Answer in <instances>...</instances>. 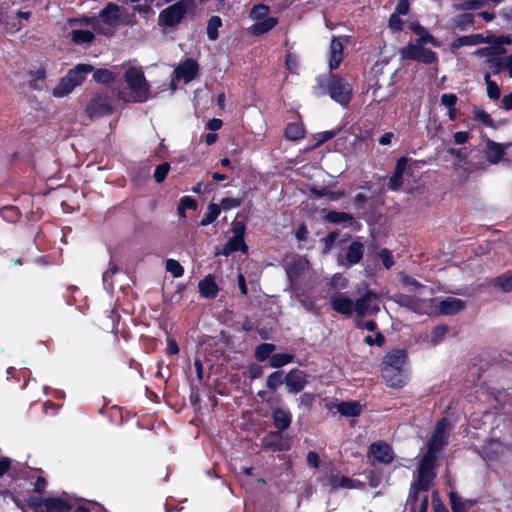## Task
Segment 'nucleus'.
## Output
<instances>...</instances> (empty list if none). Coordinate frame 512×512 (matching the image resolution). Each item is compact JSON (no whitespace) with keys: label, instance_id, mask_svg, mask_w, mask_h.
Masks as SVG:
<instances>
[{"label":"nucleus","instance_id":"f257e3e1","mask_svg":"<svg viewBox=\"0 0 512 512\" xmlns=\"http://www.w3.org/2000/svg\"><path fill=\"white\" fill-rule=\"evenodd\" d=\"M449 430L450 422L447 419H442L437 423L428 443V450L423 456L417 470V476L421 477V481L435 478L436 473L434 467L436 454L447 444Z\"/></svg>","mask_w":512,"mask_h":512},{"label":"nucleus","instance_id":"f03ea898","mask_svg":"<svg viewBox=\"0 0 512 512\" xmlns=\"http://www.w3.org/2000/svg\"><path fill=\"white\" fill-rule=\"evenodd\" d=\"M407 354L404 350H393L383 359L382 377L393 388L403 387L409 379Z\"/></svg>","mask_w":512,"mask_h":512},{"label":"nucleus","instance_id":"7ed1b4c3","mask_svg":"<svg viewBox=\"0 0 512 512\" xmlns=\"http://www.w3.org/2000/svg\"><path fill=\"white\" fill-rule=\"evenodd\" d=\"M318 94H328L335 102L343 107L348 106L353 93L350 83L341 75L330 71L316 78Z\"/></svg>","mask_w":512,"mask_h":512},{"label":"nucleus","instance_id":"20e7f679","mask_svg":"<svg viewBox=\"0 0 512 512\" xmlns=\"http://www.w3.org/2000/svg\"><path fill=\"white\" fill-rule=\"evenodd\" d=\"M196 6V0H179L160 11L158 25L162 28H174L183 21L188 12L194 11Z\"/></svg>","mask_w":512,"mask_h":512},{"label":"nucleus","instance_id":"39448f33","mask_svg":"<svg viewBox=\"0 0 512 512\" xmlns=\"http://www.w3.org/2000/svg\"><path fill=\"white\" fill-rule=\"evenodd\" d=\"M433 479L421 481L420 476L412 482L410 493L407 499V507L411 512H427L428 509V490Z\"/></svg>","mask_w":512,"mask_h":512},{"label":"nucleus","instance_id":"423d86ee","mask_svg":"<svg viewBox=\"0 0 512 512\" xmlns=\"http://www.w3.org/2000/svg\"><path fill=\"white\" fill-rule=\"evenodd\" d=\"M125 81L133 92L132 102H145L148 99L150 85L143 71L134 67L128 68L124 73Z\"/></svg>","mask_w":512,"mask_h":512},{"label":"nucleus","instance_id":"0eeeda50","mask_svg":"<svg viewBox=\"0 0 512 512\" xmlns=\"http://www.w3.org/2000/svg\"><path fill=\"white\" fill-rule=\"evenodd\" d=\"M423 45L420 42H416L415 44L409 43L407 46L400 48L399 55L401 59L418 61L426 65L436 63L438 61L437 53Z\"/></svg>","mask_w":512,"mask_h":512},{"label":"nucleus","instance_id":"6e6552de","mask_svg":"<svg viewBox=\"0 0 512 512\" xmlns=\"http://www.w3.org/2000/svg\"><path fill=\"white\" fill-rule=\"evenodd\" d=\"M85 112L90 119L112 114L113 106L107 94H97L88 102Z\"/></svg>","mask_w":512,"mask_h":512},{"label":"nucleus","instance_id":"1a4fd4ad","mask_svg":"<svg viewBox=\"0 0 512 512\" xmlns=\"http://www.w3.org/2000/svg\"><path fill=\"white\" fill-rule=\"evenodd\" d=\"M29 505L34 507L44 505L47 512H68L73 507L72 501L67 494L57 497H48L42 501L32 498L29 500Z\"/></svg>","mask_w":512,"mask_h":512},{"label":"nucleus","instance_id":"9d476101","mask_svg":"<svg viewBox=\"0 0 512 512\" xmlns=\"http://www.w3.org/2000/svg\"><path fill=\"white\" fill-rule=\"evenodd\" d=\"M379 298L373 291H366L361 297L355 301L354 312L359 317L374 315L379 312Z\"/></svg>","mask_w":512,"mask_h":512},{"label":"nucleus","instance_id":"9b49d317","mask_svg":"<svg viewBox=\"0 0 512 512\" xmlns=\"http://www.w3.org/2000/svg\"><path fill=\"white\" fill-rule=\"evenodd\" d=\"M309 269V261L302 257L293 258L290 262L286 263V272L293 291L297 290L299 279L305 276Z\"/></svg>","mask_w":512,"mask_h":512},{"label":"nucleus","instance_id":"f8f14e48","mask_svg":"<svg viewBox=\"0 0 512 512\" xmlns=\"http://www.w3.org/2000/svg\"><path fill=\"white\" fill-rule=\"evenodd\" d=\"M332 309L338 314L351 316L355 309V301L345 292H333L329 297Z\"/></svg>","mask_w":512,"mask_h":512},{"label":"nucleus","instance_id":"ddd939ff","mask_svg":"<svg viewBox=\"0 0 512 512\" xmlns=\"http://www.w3.org/2000/svg\"><path fill=\"white\" fill-rule=\"evenodd\" d=\"M199 64L193 58H186L173 71L175 80H183L185 83L193 81L199 74Z\"/></svg>","mask_w":512,"mask_h":512},{"label":"nucleus","instance_id":"4468645a","mask_svg":"<svg viewBox=\"0 0 512 512\" xmlns=\"http://www.w3.org/2000/svg\"><path fill=\"white\" fill-rule=\"evenodd\" d=\"M399 302L418 314L432 313V302L430 300L419 299L413 296H401Z\"/></svg>","mask_w":512,"mask_h":512},{"label":"nucleus","instance_id":"2eb2a0df","mask_svg":"<svg viewBox=\"0 0 512 512\" xmlns=\"http://www.w3.org/2000/svg\"><path fill=\"white\" fill-rule=\"evenodd\" d=\"M369 452L375 460L384 464L391 463L394 456L391 447L387 443L381 441L372 443L370 445Z\"/></svg>","mask_w":512,"mask_h":512},{"label":"nucleus","instance_id":"dca6fc26","mask_svg":"<svg viewBox=\"0 0 512 512\" xmlns=\"http://www.w3.org/2000/svg\"><path fill=\"white\" fill-rule=\"evenodd\" d=\"M509 449L498 440L488 441L481 450V456L485 461L497 460Z\"/></svg>","mask_w":512,"mask_h":512},{"label":"nucleus","instance_id":"f3484780","mask_svg":"<svg viewBox=\"0 0 512 512\" xmlns=\"http://www.w3.org/2000/svg\"><path fill=\"white\" fill-rule=\"evenodd\" d=\"M508 147H510V143L500 144L491 140H487L486 147L484 150L486 160L490 164H497L501 160L505 150Z\"/></svg>","mask_w":512,"mask_h":512},{"label":"nucleus","instance_id":"a211bd4d","mask_svg":"<svg viewBox=\"0 0 512 512\" xmlns=\"http://www.w3.org/2000/svg\"><path fill=\"white\" fill-rule=\"evenodd\" d=\"M328 484L331 491L338 489H358L363 487V484L360 481L354 480L341 474L332 475L329 478Z\"/></svg>","mask_w":512,"mask_h":512},{"label":"nucleus","instance_id":"6ab92c4d","mask_svg":"<svg viewBox=\"0 0 512 512\" xmlns=\"http://www.w3.org/2000/svg\"><path fill=\"white\" fill-rule=\"evenodd\" d=\"M364 246L358 241L352 242L346 252L345 260L342 258L338 259L339 265L352 266L360 262L363 257Z\"/></svg>","mask_w":512,"mask_h":512},{"label":"nucleus","instance_id":"aec40b11","mask_svg":"<svg viewBox=\"0 0 512 512\" xmlns=\"http://www.w3.org/2000/svg\"><path fill=\"white\" fill-rule=\"evenodd\" d=\"M285 384L289 393L296 394L306 385L305 374L299 370H293L286 375Z\"/></svg>","mask_w":512,"mask_h":512},{"label":"nucleus","instance_id":"412c9836","mask_svg":"<svg viewBox=\"0 0 512 512\" xmlns=\"http://www.w3.org/2000/svg\"><path fill=\"white\" fill-rule=\"evenodd\" d=\"M440 314L443 315H454L464 309L465 303L455 297H446L437 304Z\"/></svg>","mask_w":512,"mask_h":512},{"label":"nucleus","instance_id":"4be33fe9","mask_svg":"<svg viewBox=\"0 0 512 512\" xmlns=\"http://www.w3.org/2000/svg\"><path fill=\"white\" fill-rule=\"evenodd\" d=\"M99 17L104 24L114 27L120 23V8L115 3H108L100 11Z\"/></svg>","mask_w":512,"mask_h":512},{"label":"nucleus","instance_id":"5701e85b","mask_svg":"<svg viewBox=\"0 0 512 512\" xmlns=\"http://www.w3.org/2000/svg\"><path fill=\"white\" fill-rule=\"evenodd\" d=\"M93 66L89 64H78L74 68L70 69L66 76L68 78V81L72 82V86H79L81 85L85 79L88 73L93 71Z\"/></svg>","mask_w":512,"mask_h":512},{"label":"nucleus","instance_id":"b1692460","mask_svg":"<svg viewBox=\"0 0 512 512\" xmlns=\"http://www.w3.org/2000/svg\"><path fill=\"white\" fill-rule=\"evenodd\" d=\"M343 44L339 38L333 37L330 44L329 68L331 71L337 69L343 60Z\"/></svg>","mask_w":512,"mask_h":512},{"label":"nucleus","instance_id":"393cba45","mask_svg":"<svg viewBox=\"0 0 512 512\" xmlns=\"http://www.w3.org/2000/svg\"><path fill=\"white\" fill-rule=\"evenodd\" d=\"M349 285V280L341 273H335L327 278V295L331 296L333 292H341Z\"/></svg>","mask_w":512,"mask_h":512},{"label":"nucleus","instance_id":"a878e982","mask_svg":"<svg viewBox=\"0 0 512 512\" xmlns=\"http://www.w3.org/2000/svg\"><path fill=\"white\" fill-rule=\"evenodd\" d=\"M277 24V17H266L263 20H259L254 23L250 28V32L255 36H260L272 30Z\"/></svg>","mask_w":512,"mask_h":512},{"label":"nucleus","instance_id":"bb28decb","mask_svg":"<svg viewBox=\"0 0 512 512\" xmlns=\"http://www.w3.org/2000/svg\"><path fill=\"white\" fill-rule=\"evenodd\" d=\"M198 287L201 296L205 298H215L218 293V287L212 275H207L203 280H201Z\"/></svg>","mask_w":512,"mask_h":512},{"label":"nucleus","instance_id":"cd10ccee","mask_svg":"<svg viewBox=\"0 0 512 512\" xmlns=\"http://www.w3.org/2000/svg\"><path fill=\"white\" fill-rule=\"evenodd\" d=\"M407 162L408 159L405 157H402L397 161L394 174L391 176L388 184L391 190H397L402 185V176L406 169Z\"/></svg>","mask_w":512,"mask_h":512},{"label":"nucleus","instance_id":"c85d7f7f","mask_svg":"<svg viewBox=\"0 0 512 512\" xmlns=\"http://www.w3.org/2000/svg\"><path fill=\"white\" fill-rule=\"evenodd\" d=\"M485 43V38L482 34H472L457 37L453 40L451 46L453 49H459L463 46H475Z\"/></svg>","mask_w":512,"mask_h":512},{"label":"nucleus","instance_id":"c756f323","mask_svg":"<svg viewBox=\"0 0 512 512\" xmlns=\"http://www.w3.org/2000/svg\"><path fill=\"white\" fill-rule=\"evenodd\" d=\"M408 28L419 36L417 42L420 44H436V39L418 21L410 22Z\"/></svg>","mask_w":512,"mask_h":512},{"label":"nucleus","instance_id":"7c9ffc66","mask_svg":"<svg viewBox=\"0 0 512 512\" xmlns=\"http://www.w3.org/2000/svg\"><path fill=\"white\" fill-rule=\"evenodd\" d=\"M273 420L276 428L280 431H283L290 426L292 415L286 409L277 408L273 412Z\"/></svg>","mask_w":512,"mask_h":512},{"label":"nucleus","instance_id":"2f4dec72","mask_svg":"<svg viewBox=\"0 0 512 512\" xmlns=\"http://www.w3.org/2000/svg\"><path fill=\"white\" fill-rule=\"evenodd\" d=\"M263 444L265 447L272 448L273 450L282 451L287 449V441L279 432L269 433L265 436Z\"/></svg>","mask_w":512,"mask_h":512},{"label":"nucleus","instance_id":"473e14b6","mask_svg":"<svg viewBox=\"0 0 512 512\" xmlns=\"http://www.w3.org/2000/svg\"><path fill=\"white\" fill-rule=\"evenodd\" d=\"M337 411L346 417H356L362 412V406L358 401H345L337 405Z\"/></svg>","mask_w":512,"mask_h":512},{"label":"nucleus","instance_id":"72a5a7b5","mask_svg":"<svg viewBox=\"0 0 512 512\" xmlns=\"http://www.w3.org/2000/svg\"><path fill=\"white\" fill-rule=\"evenodd\" d=\"M248 247L245 244L244 239L232 236L227 243L224 245L222 254L225 256H229L231 253L236 251H241L245 253L247 251Z\"/></svg>","mask_w":512,"mask_h":512},{"label":"nucleus","instance_id":"f704fd0d","mask_svg":"<svg viewBox=\"0 0 512 512\" xmlns=\"http://www.w3.org/2000/svg\"><path fill=\"white\" fill-rule=\"evenodd\" d=\"M94 39V33L89 30L78 29L71 32V42L75 45L90 44Z\"/></svg>","mask_w":512,"mask_h":512},{"label":"nucleus","instance_id":"c9c22d12","mask_svg":"<svg viewBox=\"0 0 512 512\" xmlns=\"http://www.w3.org/2000/svg\"><path fill=\"white\" fill-rule=\"evenodd\" d=\"M72 85H73V83L68 81V78L65 75L64 77H62L60 79L58 84L53 88V90H52L53 96L58 97V98L67 96L75 88V86H72Z\"/></svg>","mask_w":512,"mask_h":512},{"label":"nucleus","instance_id":"e433bc0d","mask_svg":"<svg viewBox=\"0 0 512 512\" xmlns=\"http://www.w3.org/2000/svg\"><path fill=\"white\" fill-rule=\"evenodd\" d=\"M485 5V0H456L454 7L457 11H472L480 10Z\"/></svg>","mask_w":512,"mask_h":512},{"label":"nucleus","instance_id":"4c0bfd02","mask_svg":"<svg viewBox=\"0 0 512 512\" xmlns=\"http://www.w3.org/2000/svg\"><path fill=\"white\" fill-rule=\"evenodd\" d=\"M73 22H79L82 25L91 26L93 31L97 34L108 35L105 28L100 24L95 16H83L80 19H74Z\"/></svg>","mask_w":512,"mask_h":512},{"label":"nucleus","instance_id":"58836bf2","mask_svg":"<svg viewBox=\"0 0 512 512\" xmlns=\"http://www.w3.org/2000/svg\"><path fill=\"white\" fill-rule=\"evenodd\" d=\"M222 26V19L219 16H211L207 23V36L211 41H216L219 37V28Z\"/></svg>","mask_w":512,"mask_h":512},{"label":"nucleus","instance_id":"ea45409f","mask_svg":"<svg viewBox=\"0 0 512 512\" xmlns=\"http://www.w3.org/2000/svg\"><path fill=\"white\" fill-rule=\"evenodd\" d=\"M93 79L101 84H109L115 80V75L108 69L98 68L93 72Z\"/></svg>","mask_w":512,"mask_h":512},{"label":"nucleus","instance_id":"a19ab883","mask_svg":"<svg viewBox=\"0 0 512 512\" xmlns=\"http://www.w3.org/2000/svg\"><path fill=\"white\" fill-rule=\"evenodd\" d=\"M465 13L459 14L455 18L456 27L463 31L472 26L475 23V15L464 11Z\"/></svg>","mask_w":512,"mask_h":512},{"label":"nucleus","instance_id":"79ce46f5","mask_svg":"<svg viewBox=\"0 0 512 512\" xmlns=\"http://www.w3.org/2000/svg\"><path fill=\"white\" fill-rule=\"evenodd\" d=\"M294 359L293 354L289 353H277L271 356L270 365L274 368H279L291 363Z\"/></svg>","mask_w":512,"mask_h":512},{"label":"nucleus","instance_id":"37998d69","mask_svg":"<svg viewBox=\"0 0 512 512\" xmlns=\"http://www.w3.org/2000/svg\"><path fill=\"white\" fill-rule=\"evenodd\" d=\"M325 219L331 223H346L352 222L353 217L345 212L328 211L325 215Z\"/></svg>","mask_w":512,"mask_h":512},{"label":"nucleus","instance_id":"c03bdc74","mask_svg":"<svg viewBox=\"0 0 512 512\" xmlns=\"http://www.w3.org/2000/svg\"><path fill=\"white\" fill-rule=\"evenodd\" d=\"M221 212V207L218 204L211 203L208 206V211L204 218L201 220L202 226H207L213 223Z\"/></svg>","mask_w":512,"mask_h":512},{"label":"nucleus","instance_id":"a18cd8bd","mask_svg":"<svg viewBox=\"0 0 512 512\" xmlns=\"http://www.w3.org/2000/svg\"><path fill=\"white\" fill-rule=\"evenodd\" d=\"M450 501L453 512H466V509L471 506L469 501H463L455 493H450Z\"/></svg>","mask_w":512,"mask_h":512},{"label":"nucleus","instance_id":"49530a36","mask_svg":"<svg viewBox=\"0 0 512 512\" xmlns=\"http://www.w3.org/2000/svg\"><path fill=\"white\" fill-rule=\"evenodd\" d=\"M485 82L487 85V95L491 100H498L500 98V89L497 83L491 80L490 75H485Z\"/></svg>","mask_w":512,"mask_h":512},{"label":"nucleus","instance_id":"de8ad7c7","mask_svg":"<svg viewBox=\"0 0 512 512\" xmlns=\"http://www.w3.org/2000/svg\"><path fill=\"white\" fill-rule=\"evenodd\" d=\"M448 330H449V328L446 325H439V326L435 327L431 331V336H430V342L432 343V345H437L438 343H440L444 339Z\"/></svg>","mask_w":512,"mask_h":512},{"label":"nucleus","instance_id":"09e8293b","mask_svg":"<svg viewBox=\"0 0 512 512\" xmlns=\"http://www.w3.org/2000/svg\"><path fill=\"white\" fill-rule=\"evenodd\" d=\"M275 350V345L264 343L256 348L255 356L259 361H264Z\"/></svg>","mask_w":512,"mask_h":512},{"label":"nucleus","instance_id":"8fccbe9b","mask_svg":"<svg viewBox=\"0 0 512 512\" xmlns=\"http://www.w3.org/2000/svg\"><path fill=\"white\" fill-rule=\"evenodd\" d=\"M473 113H474L475 120L481 122L485 126L492 127V128L494 127L493 120L486 111L475 107Z\"/></svg>","mask_w":512,"mask_h":512},{"label":"nucleus","instance_id":"3c124183","mask_svg":"<svg viewBox=\"0 0 512 512\" xmlns=\"http://www.w3.org/2000/svg\"><path fill=\"white\" fill-rule=\"evenodd\" d=\"M166 270L176 278H179L184 274V268L177 260L174 259H168L166 261Z\"/></svg>","mask_w":512,"mask_h":512},{"label":"nucleus","instance_id":"603ef678","mask_svg":"<svg viewBox=\"0 0 512 512\" xmlns=\"http://www.w3.org/2000/svg\"><path fill=\"white\" fill-rule=\"evenodd\" d=\"M170 170V165L168 163H162L158 165L154 171L153 177L157 183H162Z\"/></svg>","mask_w":512,"mask_h":512},{"label":"nucleus","instance_id":"864d4df0","mask_svg":"<svg viewBox=\"0 0 512 512\" xmlns=\"http://www.w3.org/2000/svg\"><path fill=\"white\" fill-rule=\"evenodd\" d=\"M493 64L496 67L495 73L505 67L509 70L510 77H512V53L504 59H495Z\"/></svg>","mask_w":512,"mask_h":512},{"label":"nucleus","instance_id":"5fc2aeb1","mask_svg":"<svg viewBox=\"0 0 512 512\" xmlns=\"http://www.w3.org/2000/svg\"><path fill=\"white\" fill-rule=\"evenodd\" d=\"M282 383H283L282 372L276 371V372L270 374L267 378V386L272 390H275Z\"/></svg>","mask_w":512,"mask_h":512},{"label":"nucleus","instance_id":"6e6d98bb","mask_svg":"<svg viewBox=\"0 0 512 512\" xmlns=\"http://www.w3.org/2000/svg\"><path fill=\"white\" fill-rule=\"evenodd\" d=\"M400 16L401 15L392 13L389 17V27L395 32H401L404 27V22Z\"/></svg>","mask_w":512,"mask_h":512},{"label":"nucleus","instance_id":"4d7b16f0","mask_svg":"<svg viewBox=\"0 0 512 512\" xmlns=\"http://www.w3.org/2000/svg\"><path fill=\"white\" fill-rule=\"evenodd\" d=\"M494 284L503 291L508 292L512 289V276L498 277L494 280Z\"/></svg>","mask_w":512,"mask_h":512},{"label":"nucleus","instance_id":"13d9d810","mask_svg":"<svg viewBox=\"0 0 512 512\" xmlns=\"http://www.w3.org/2000/svg\"><path fill=\"white\" fill-rule=\"evenodd\" d=\"M457 100V96L453 93H445L441 96V104L444 105L448 110L455 108Z\"/></svg>","mask_w":512,"mask_h":512},{"label":"nucleus","instance_id":"bf43d9fd","mask_svg":"<svg viewBox=\"0 0 512 512\" xmlns=\"http://www.w3.org/2000/svg\"><path fill=\"white\" fill-rule=\"evenodd\" d=\"M285 67L292 73H295L298 69L297 56L292 53H287L285 56Z\"/></svg>","mask_w":512,"mask_h":512},{"label":"nucleus","instance_id":"052dcab7","mask_svg":"<svg viewBox=\"0 0 512 512\" xmlns=\"http://www.w3.org/2000/svg\"><path fill=\"white\" fill-rule=\"evenodd\" d=\"M379 257L386 269H389L393 266L394 260L392 253L388 249H382L379 253Z\"/></svg>","mask_w":512,"mask_h":512},{"label":"nucleus","instance_id":"680f3d73","mask_svg":"<svg viewBox=\"0 0 512 512\" xmlns=\"http://www.w3.org/2000/svg\"><path fill=\"white\" fill-rule=\"evenodd\" d=\"M269 12V8L264 4H257L251 10V16L255 19L260 20L262 17L266 16Z\"/></svg>","mask_w":512,"mask_h":512},{"label":"nucleus","instance_id":"e2e57ef3","mask_svg":"<svg viewBox=\"0 0 512 512\" xmlns=\"http://www.w3.org/2000/svg\"><path fill=\"white\" fill-rule=\"evenodd\" d=\"M241 200L236 198H223L221 200V204L219 205L224 210H230L241 205Z\"/></svg>","mask_w":512,"mask_h":512},{"label":"nucleus","instance_id":"0e129e2a","mask_svg":"<svg viewBox=\"0 0 512 512\" xmlns=\"http://www.w3.org/2000/svg\"><path fill=\"white\" fill-rule=\"evenodd\" d=\"M179 205L181 206V210L191 209L195 210L197 208V202L190 196H184L180 199Z\"/></svg>","mask_w":512,"mask_h":512},{"label":"nucleus","instance_id":"69168bd1","mask_svg":"<svg viewBox=\"0 0 512 512\" xmlns=\"http://www.w3.org/2000/svg\"><path fill=\"white\" fill-rule=\"evenodd\" d=\"M2 217L7 221H15L18 218V211L14 207H5L1 210Z\"/></svg>","mask_w":512,"mask_h":512},{"label":"nucleus","instance_id":"338daca9","mask_svg":"<svg viewBox=\"0 0 512 512\" xmlns=\"http://www.w3.org/2000/svg\"><path fill=\"white\" fill-rule=\"evenodd\" d=\"M364 342L369 346H381L384 342V337L381 333L377 332L375 336L368 335L364 338Z\"/></svg>","mask_w":512,"mask_h":512},{"label":"nucleus","instance_id":"774afa93","mask_svg":"<svg viewBox=\"0 0 512 512\" xmlns=\"http://www.w3.org/2000/svg\"><path fill=\"white\" fill-rule=\"evenodd\" d=\"M245 229V224L241 221H234L232 224L233 236L244 239Z\"/></svg>","mask_w":512,"mask_h":512}]
</instances>
